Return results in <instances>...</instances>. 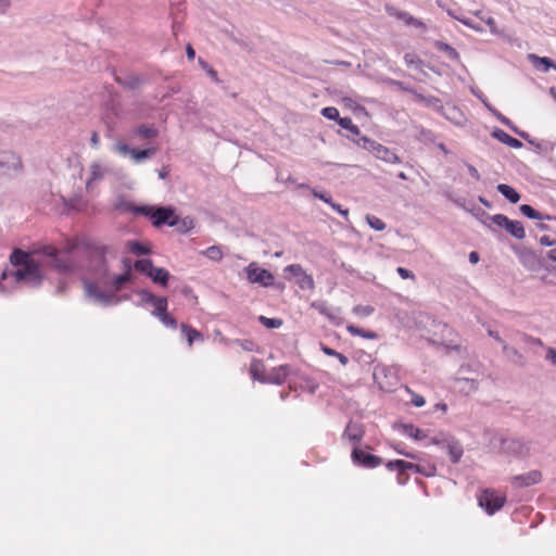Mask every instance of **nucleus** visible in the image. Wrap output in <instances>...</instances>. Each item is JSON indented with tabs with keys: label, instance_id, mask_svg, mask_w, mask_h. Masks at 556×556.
Masks as SVG:
<instances>
[{
	"label": "nucleus",
	"instance_id": "1",
	"mask_svg": "<svg viewBox=\"0 0 556 556\" xmlns=\"http://www.w3.org/2000/svg\"><path fill=\"white\" fill-rule=\"evenodd\" d=\"M80 245L88 273L98 277L100 281L109 278L110 269L106 257L110 251L109 245L89 237L85 238Z\"/></svg>",
	"mask_w": 556,
	"mask_h": 556
},
{
	"label": "nucleus",
	"instance_id": "2",
	"mask_svg": "<svg viewBox=\"0 0 556 556\" xmlns=\"http://www.w3.org/2000/svg\"><path fill=\"white\" fill-rule=\"evenodd\" d=\"M86 295L93 299L100 305L108 307L111 305H117L123 301L130 299L128 294L116 295L114 289L112 291L102 290L99 287L98 281L85 278L83 279Z\"/></svg>",
	"mask_w": 556,
	"mask_h": 556
},
{
	"label": "nucleus",
	"instance_id": "3",
	"mask_svg": "<svg viewBox=\"0 0 556 556\" xmlns=\"http://www.w3.org/2000/svg\"><path fill=\"white\" fill-rule=\"evenodd\" d=\"M37 253L48 260V265L55 271L63 275H72L76 273L77 266L71 258L61 256L60 250L52 244L41 245Z\"/></svg>",
	"mask_w": 556,
	"mask_h": 556
},
{
	"label": "nucleus",
	"instance_id": "4",
	"mask_svg": "<svg viewBox=\"0 0 556 556\" xmlns=\"http://www.w3.org/2000/svg\"><path fill=\"white\" fill-rule=\"evenodd\" d=\"M136 271L149 278L154 285L167 288L172 278L170 273L165 267H157L150 257H140L136 260Z\"/></svg>",
	"mask_w": 556,
	"mask_h": 556
},
{
	"label": "nucleus",
	"instance_id": "5",
	"mask_svg": "<svg viewBox=\"0 0 556 556\" xmlns=\"http://www.w3.org/2000/svg\"><path fill=\"white\" fill-rule=\"evenodd\" d=\"M12 278L15 283L28 282L33 288H39L45 280V275L40 263L33 261L29 264L15 269L12 273Z\"/></svg>",
	"mask_w": 556,
	"mask_h": 556
},
{
	"label": "nucleus",
	"instance_id": "6",
	"mask_svg": "<svg viewBox=\"0 0 556 556\" xmlns=\"http://www.w3.org/2000/svg\"><path fill=\"white\" fill-rule=\"evenodd\" d=\"M372 378L378 388L383 392H393L399 384V377L391 366L378 364L374 367Z\"/></svg>",
	"mask_w": 556,
	"mask_h": 556
},
{
	"label": "nucleus",
	"instance_id": "7",
	"mask_svg": "<svg viewBox=\"0 0 556 556\" xmlns=\"http://www.w3.org/2000/svg\"><path fill=\"white\" fill-rule=\"evenodd\" d=\"M150 222L153 227L160 229L165 226L174 227L178 224V210L172 204L156 205L150 216Z\"/></svg>",
	"mask_w": 556,
	"mask_h": 556
},
{
	"label": "nucleus",
	"instance_id": "8",
	"mask_svg": "<svg viewBox=\"0 0 556 556\" xmlns=\"http://www.w3.org/2000/svg\"><path fill=\"white\" fill-rule=\"evenodd\" d=\"M477 501L478 506L483 509L486 515L493 516L504 507L507 498L506 495L493 489H484L478 494Z\"/></svg>",
	"mask_w": 556,
	"mask_h": 556
},
{
	"label": "nucleus",
	"instance_id": "9",
	"mask_svg": "<svg viewBox=\"0 0 556 556\" xmlns=\"http://www.w3.org/2000/svg\"><path fill=\"white\" fill-rule=\"evenodd\" d=\"M121 263L123 269L122 273L113 275L106 282L115 291L122 290L124 285L134 283L136 280V276L134 274V270H136L134 265L136 264V260L132 261L129 257H122Z\"/></svg>",
	"mask_w": 556,
	"mask_h": 556
},
{
	"label": "nucleus",
	"instance_id": "10",
	"mask_svg": "<svg viewBox=\"0 0 556 556\" xmlns=\"http://www.w3.org/2000/svg\"><path fill=\"white\" fill-rule=\"evenodd\" d=\"M243 270L250 283L258 285L263 288L274 286V274L269 269L261 267L256 262H251Z\"/></svg>",
	"mask_w": 556,
	"mask_h": 556
},
{
	"label": "nucleus",
	"instance_id": "11",
	"mask_svg": "<svg viewBox=\"0 0 556 556\" xmlns=\"http://www.w3.org/2000/svg\"><path fill=\"white\" fill-rule=\"evenodd\" d=\"M489 219L516 240H523L526 238V229L520 220L510 219L501 213L489 216Z\"/></svg>",
	"mask_w": 556,
	"mask_h": 556
},
{
	"label": "nucleus",
	"instance_id": "12",
	"mask_svg": "<svg viewBox=\"0 0 556 556\" xmlns=\"http://www.w3.org/2000/svg\"><path fill=\"white\" fill-rule=\"evenodd\" d=\"M114 149L116 152L124 156L129 155L132 162L136 164H141L144 161L150 160L157 151V149L153 146L138 149L121 140L115 143Z\"/></svg>",
	"mask_w": 556,
	"mask_h": 556
},
{
	"label": "nucleus",
	"instance_id": "13",
	"mask_svg": "<svg viewBox=\"0 0 556 556\" xmlns=\"http://www.w3.org/2000/svg\"><path fill=\"white\" fill-rule=\"evenodd\" d=\"M134 292L139 295L141 300L139 303H136L137 306L142 304H151L153 306V311L151 312L152 316L157 318L168 312V300L166 296H157L147 289H137Z\"/></svg>",
	"mask_w": 556,
	"mask_h": 556
},
{
	"label": "nucleus",
	"instance_id": "14",
	"mask_svg": "<svg viewBox=\"0 0 556 556\" xmlns=\"http://www.w3.org/2000/svg\"><path fill=\"white\" fill-rule=\"evenodd\" d=\"M351 460L356 467L366 469L377 468L383 462L380 456L367 452L366 450L362 448L361 445L352 447Z\"/></svg>",
	"mask_w": 556,
	"mask_h": 556
},
{
	"label": "nucleus",
	"instance_id": "15",
	"mask_svg": "<svg viewBox=\"0 0 556 556\" xmlns=\"http://www.w3.org/2000/svg\"><path fill=\"white\" fill-rule=\"evenodd\" d=\"M511 250L526 269L538 271L543 267V262L535 251L517 245H511Z\"/></svg>",
	"mask_w": 556,
	"mask_h": 556
},
{
	"label": "nucleus",
	"instance_id": "16",
	"mask_svg": "<svg viewBox=\"0 0 556 556\" xmlns=\"http://www.w3.org/2000/svg\"><path fill=\"white\" fill-rule=\"evenodd\" d=\"M23 168L22 160L13 151H0V176H10Z\"/></svg>",
	"mask_w": 556,
	"mask_h": 556
},
{
	"label": "nucleus",
	"instance_id": "17",
	"mask_svg": "<svg viewBox=\"0 0 556 556\" xmlns=\"http://www.w3.org/2000/svg\"><path fill=\"white\" fill-rule=\"evenodd\" d=\"M285 273L292 275L295 278L296 286L302 290H314L315 281L312 275H308L301 264H290L283 269Z\"/></svg>",
	"mask_w": 556,
	"mask_h": 556
},
{
	"label": "nucleus",
	"instance_id": "18",
	"mask_svg": "<svg viewBox=\"0 0 556 556\" xmlns=\"http://www.w3.org/2000/svg\"><path fill=\"white\" fill-rule=\"evenodd\" d=\"M365 435V426L361 421H355L352 418L346 424L343 432L342 440H349L353 446L361 445Z\"/></svg>",
	"mask_w": 556,
	"mask_h": 556
},
{
	"label": "nucleus",
	"instance_id": "19",
	"mask_svg": "<svg viewBox=\"0 0 556 556\" xmlns=\"http://www.w3.org/2000/svg\"><path fill=\"white\" fill-rule=\"evenodd\" d=\"M442 450L447 452L452 464H458L464 455V447L460 441L451 433H448Z\"/></svg>",
	"mask_w": 556,
	"mask_h": 556
},
{
	"label": "nucleus",
	"instance_id": "20",
	"mask_svg": "<svg viewBox=\"0 0 556 556\" xmlns=\"http://www.w3.org/2000/svg\"><path fill=\"white\" fill-rule=\"evenodd\" d=\"M393 429L400 431L403 435H406L415 441L426 440L428 434L424 429L418 428L410 422H394Z\"/></svg>",
	"mask_w": 556,
	"mask_h": 556
},
{
	"label": "nucleus",
	"instance_id": "21",
	"mask_svg": "<svg viewBox=\"0 0 556 556\" xmlns=\"http://www.w3.org/2000/svg\"><path fill=\"white\" fill-rule=\"evenodd\" d=\"M542 480V473L540 470H530L528 472L514 476L511 483L516 488H529L538 484Z\"/></svg>",
	"mask_w": 556,
	"mask_h": 556
},
{
	"label": "nucleus",
	"instance_id": "22",
	"mask_svg": "<svg viewBox=\"0 0 556 556\" xmlns=\"http://www.w3.org/2000/svg\"><path fill=\"white\" fill-rule=\"evenodd\" d=\"M292 367L288 364L279 365L271 368L268 375H266V383L281 386L286 382L290 375Z\"/></svg>",
	"mask_w": 556,
	"mask_h": 556
},
{
	"label": "nucleus",
	"instance_id": "23",
	"mask_svg": "<svg viewBox=\"0 0 556 556\" xmlns=\"http://www.w3.org/2000/svg\"><path fill=\"white\" fill-rule=\"evenodd\" d=\"M527 59L532 64V66L541 73L546 74L551 70L556 71V61L548 56H540L535 53H529Z\"/></svg>",
	"mask_w": 556,
	"mask_h": 556
},
{
	"label": "nucleus",
	"instance_id": "24",
	"mask_svg": "<svg viewBox=\"0 0 556 556\" xmlns=\"http://www.w3.org/2000/svg\"><path fill=\"white\" fill-rule=\"evenodd\" d=\"M490 135L493 139L511 149H521L523 147V143L520 140L511 137L509 134H507L500 127H493Z\"/></svg>",
	"mask_w": 556,
	"mask_h": 556
},
{
	"label": "nucleus",
	"instance_id": "25",
	"mask_svg": "<svg viewBox=\"0 0 556 556\" xmlns=\"http://www.w3.org/2000/svg\"><path fill=\"white\" fill-rule=\"evenodd\" d=\"M114 80L117 85L129 91L137 90L146 81L141 76L129 74L124 76L115 75Z\"/></svg>",
	"mask_w": 556,
	"mask_h": 556
},
{
	"label": "nucleus",
	"instance_id": "26",
	"mask_svg": "<svg viewBox=\"0 0 556 556\" xmlns=\"http://www.w3.org/2000/svg\"><path fill=\"white\" fill-rule=\"evenodd\" d=\"M9 261L13 267L21 268L34 260L29 252H26L21 248H14L10 253Z\"/></svg>",
	"mask_w": 556,
	"mask_h": 556
},
{
	"label": "nucleus",
	"instance_id": "27",
	"mask_svg": "<svg viewBox=\"0 0 556 556\" xmlns=\"http://www.w3.org/2000/svg\"><path fill=\"white\" fill-rule=\"evenodd\" d=\"M500 442H501L502 447L506 452H508L515 456H520L523 452V443L520 439L501 438Z\"/></svg>",
	"mask_w": 556,
	"mask_h": 556
},
{
	"label": "nucleus",
	"instance_id": "28",
	"mask_svg": "<svg viewBox=\"0 0 556 556\" xmlns=\"http://www.w3.org/2000/svg\"><path fill=\"white\" fill-rule=\"evenodd\" d=\"M414 97L416 102L424 104L426 108H430L435 112H441L443 110L442 101L434 96H425L419 92H414Z\"/></svg>",
	"mask_w": 556,
	"mask_h": 556
},
{
	"label": "nucleus",
	"instance_id": "29",
	"mask_svg": "<svg viewBox=\"0 0 556 556\" xmlns=\"http://www.w3.org/2000/svg\"><path fill=\"white\" fill-rule=\"evenodd\" d=\"M124 206L126 211L138 215L143 216L150 220V216L154 210V204H136L132 202H125Z\"/></svg>",
	"mask_w": 556,
	"mask_h": 556
},
{
	"label": "nucleus",
	"instance_id": "30",
	"mask_svg": "<svg viewBox=\"0 0 556 556\" xmlns=\"http://www.w3.org/2000/svg\"><path fill=\"white\" fill-rule=\"evenodd\" d=\"M407 471H413L424 477L431 478L437 476L438 469L434 464L421 465L408 462Z\"/></svg>",
	"mask_w": 556,
	"mask_h": 556
},
{
	"label": "nucleus",
	"instance_id": "31",
	"mask_svg": "<svg viewBox=\"0 0 556 556\" xmlns=\"http://www.w3.org/2000/svg\"><path fill=\"white\" fill-rule=\"evenodd\" d=\"M515 135L520 137L522 140H525L527 143L535 148L536 153H542L543 151H547L548 147L545 142L538 140L536 138H533L528 131L520 129L517 127V131H514Z\"/></svg>",
	"mask_w": 556,
	"mask_h": 556
},
{
	"label": "nucleus",
	"instance_id": "32",
	"mask_svg": "<svg viewBox=\"0 0 556 556\" xmlns=\"http://www.w3.org/2000/svg\"><path fill=\"white\" fill-rule=\"evenodd\" d=\"M132 134L141 139H155L159 129L154 124H141L132 129Z\"/></svg>",
	"mask_w": 556,
	"mask_h": 556
},
{
	"label": "nucleus",
	"instance_id": "33",
	"mask_svg": "<svg viewBox=\"0 0 556 556\" xmlns=\"http://www.w3.org/2000/svg\"><path fill=\"white\" fill-rule=\"evenodd\" d=\"M182 336L186 338L189 345H192L197 341H203L204 336L198 329L193 328L189 324L181 323L179 325Z\"/></svg>",
	"mask_w": 556,
	"mask_h": 556
},
{
	"label": "nucleus",
	"instance_id": "34",
	"mask_svg": "<svg viewBox=\"0 0 556 556\" xmlns=\"http://www.w3.org/2000/svg\"><path fill=\"white\" fill-rule=\"evenodd\" d=\"M496 190L511 204L518 203L521 199V194L510 185L498 184Z\"/></svg>",
	"mask_w": 556,
	"mask_h": 556
},
{
	"label": "nucleus",
	"instance_id": "35",
	"mask_svg": "<svg viewBox=\"0 0 556 556\" xmlns=\"http://www.w3.org/2000/svg\"><path fill=\"white\" fill-rule=\"evenodd\" d=\"M502 351L508 358V361L511 362L513 364L520 367H523L526 365V357L516 348L505 343L502 346Z\"/></svg>",
	"mask_w": 556,
	"mask_h": 556
},
{
	"label": "nucleus",
	"instance_id": "36",
	"mask_svg": "<svg viewBox=\"0 0 556 556\" xmlns=\"http://www.w3.org/2000/svg\"><path fill=\"white\" fill-rule=\"evenodd\" d=\"M415 138L418 142L424 144H432L435 143L437 140V134L428 128H425L424 126H415Z\"/></svg>",
	"mask_w": 556,
	"mask_h": 556
},
{
	"label": "nucleus",
	"instance_id": "37",
	"mask_svg": "<svg viewBox=\"0 0 556 556\" xmlns=\"http://www.w3.org/2000/svg\"><path fill=\"white\" fill-rule=\"evenodd\" d=\"M434 48L438 51L444 52L445 55L453 62L460 63V54L457 52V50L452 47L450 43L442 41V40H434L433 42Z\"/></svg>",
	"mask_w": 556,
	"mask_h": 556
},
{
	"label": "nucleus",
	"instance_id": "38",
	"mask_svg": "<svg viewBox=\"0 0 556 556\" xmlns=\"http://www.w3.org/2000/svg\"><path fill=\"white\" fill-rule=\"evenodd\" d=\"M339 126L350 132L346 136L348 139L355 143V140L362 136V132L357 125H355L350 116H344L339 121Z\"/></svg>",
	"mask_w": 556,
	"mask_h": 556
},
{
	"label": "nucleus",
	"instance_id": "39",
	"mask_svg": "<svg viewBox=\"0 0 556 556\" xmlns=\"http://www.w3.org/2000/svg\"><path fill=\"white\" fill-rule=\"evenodd\" d=\"M485 109L504 126H506L509 130L517 131V125L509 119L507 116L502 114L496 108H494L490 102L485 103Z\"/></svg>",
	"mask_w": 556,
	"mask_h": 556
},
{
	"label": "nucleus",
	"instance_id": "40",
	"mask_svg": "<svg viewBox=\"0 0 556 556\" xmlns=\"http://www.w3.org/2000/svg\"><path fill=\"white\" fill-rule=\"evenodd\" d=\"M375 157L389 164H396L401 162L399 155L383 144H381V147L376 151Z\"/></svg>",
	"mask_w": 556,
	"mask_h": 556
},
{
	"label": "nucleus",
	"instance_id": "41",
	"mask_svg": "<svg viewBox=\"0 0 556 556\" xmlns=\"http://www.w3.org/2000/svg\"><path fill=\"white\" fill-rule=\"evenodd\" d=\"M128 250L130 253L137 256L146 257L151 254L152 250L150 245L139 240H131L127 242Z\"/></svg>",
	"mask_w": 556,
	"mask_h": 556
},
{
	"label": "nucleus",
	"instance_id": "42",
	"mask_svg": "<svg viewBox=\"0 0 556 556\" xmlns=\"http://www.w3.org/2000/svg\"><path fill=\"white\" fill-rule=\"evenodd\" d=\"M355 144L369 153H371L374 156L376 155V151L381 147V143L365 136L362 135L359 138L355 140Z\"/></svg>",
	"mask_w": 556,
	"mask_h": 556
},
{
	"label": "nucleus",
	"instance_id": "43",
	"mask_svg": "<svg viewBox=\"0 0 556 556\" xmlns=\"http://www.w3.org/2000/svg\"><path fill=\"white\" fill-rule=\"evenodd\" d=\"M250 374L253 380L266 383V375L264 374V364L260 359H253L250 365Z\"/></svg>",
	"mask_w": 556,
	"mask_h": 556
},
{
	"label": "nucleus",
	"instance_id": "44",
	"mask_svg": "<svg viewBox=\"0 0 556 556\" xmlns=\"http://www.w3.org/2000/svg\"><path fill=\"white\" fill-rule=\"evenodd\" d=\"M85 238H86L85 236L76 237V238L72 239L71 241H68L67 244L63 249L60 250L61 256H63L65 258H70V256L72 254H74L76 251H80L81 252L80 242Z\"/></svg>",
	"mask_w": 556,
	"mask_h": 556
},
{
	"label": "nucleus",
	"instance_id": "45",
	"mask_svg": "<svg viewBox=\"0 0 556 556\" xmlns=\"http://www.w3.org/2000/svg\"><path fill=\"white\" fill-rule=\"evenodd\" d=\"M346 330L350 334H352L354 337H361V338L369 339V340H374V339L378 338V334L375 331L361 328L354 324L348 325Z\"/></svg>",
	"mask_w": 556,
	"mask_h": 556
},
{
	"label": "nucleus",
	"instance_id": "46",
	"mask_svg": "<svg viewBox=\"0 0 556 556\" xmlns=\"http://www.w3.org/2000/svg\"><path fill=\"white\" fill-rule=\"evenodd\" d=\"M195 226L194 218L191 216L181 217L178 214V224L175 226L177 227V231L180 235H186L190 232Z\"/></svg>",
	"mask_w": 556,
	"mask_h": 556
},
{
	"label": "nucleus",
	"instance_id": "47",
	"mask_svg": "<svg viewBox=\"0 0 556 556\" xmlns=\"http://www.w3.org/2000/svg\"><path fill=\"white\" fill-rule=\"evenodd\" d=\"M320 351L327 356L336 357L343 366H346L350 362L346 355L336 351L334 349L328 346L325 343H320Z\"/></svg>",
	"mask_w": 556,
	"mask_h": 556
},
{
	"label": "nucleus",
	"instance_id": "48",
	"mask_svg": "<svg viewBox=\"0 0 556 556\" xmlns=\"http://www.w3.org/2000/svg\"><path fill=\"white\" fill-rule=\"evenodd\" d=\"M257 321L267 329H278L283 324V320L279 317H267L264 315H260Z\"/></svg>",
	"mask_w": 556,
	"mask_h": 556
},
{
	"label": "nucleus",
	"instance_id": "49",
	"mask_svg": "<svg viewBox=\"0 0 556 556\" xmlns=\"http://www.w3.org/2000/svg\"><path fill=\"white\" fill-rule=\"evenodd\" d=\"M103 177V170L99 163L93 162L90 165V174L86 181V187L89 188L92 182L102 179Z\"/></svg>",
	"mask_w": 556,
	"mask_h": 556
},
{
	"label": "nucleus",
	"instance_id": "50",
	"mask_svg": "<svg viewBox=\"0 0 556 556\" xmlns=\"http://www.w3.org/2000/svg\"><path fill=\"white\" fill-rule=\"evenodd\" d=\"M387 12L396 17L397 20L404 22L406 25H410L413 22H414V18L415 16H413L412 14H409L408 12L406 11H401V10H396L394 8H389L387 7Z\"/></svg>",
	"mask_w": 556,
	"mask_h": 556
},
{
	"label": "nucleus",
	"instance_id": "51",
	"mask_svg": "<svg viewBox=\"0 0 556 556\" xmlns=\"http://www.w3.org/2000/svg\"><path fill=\"white\" fill-rule=\"evenodd\" d=\"M450 432H444V431H441L439 432L438 434L431 437V438H427L426 440H424V446L428 447L430 445H435L440 448H443V444L447 438Z\"/></svg>",
	"mask_w": 556,
	"mask_h": 556
},
{
	"label": "nucleus",
	"instance_id": "52",
	"mask_svg": "<svg viewBox=\"0 0 556 556\" xmlns=\"http://www.w3.org/2000/svg\"><path fill=\"white\" fill-rule=\"evenodd\" d=\"M202 254L213 262H219L224 256L220 245H211Z\"/></svg>",
	"mask_w": 556,
	"mask_h": 556
},
{
	"label": "nucleus",
	"instance_id": "53",
	"mask_svg": "<svg viewBox=\"0 0 556 556\" xmlns=\"http://www.w3.org/2000/svg\"><path fill=\"white\" fill-rule=\"evenodd\" d=\"M518 208L520 214L528 219L538 220L540 216V211L530 204H520Z\"/></svg>",
	"mask_w": 556,
	"mask_h": 556
},
{
	"label": "nucleus",
	"instance_id": "54",
	"mask_svg": "<svg viewBox=\"0 0 556 556\" xmlns=\"http://www.w3.org/2000/svg\"><path fill=\"white\" fill-rule=\"evenodd\" d=\"M408 462L404 459H391L386 463V467L390 471H396V473H401V471H407Z\"/></svg>",
	"mask_w": 556,
	"mask_h": 556
},
{
	"label": "nucleus",
	"instance_id": "55",
	"mask_svg": "<svg viewBox=\"0 0 556 556\" xmlns=\"http://www.w3.org/2000/svg\"><path fill=\"white\" fill-rule=\"evenodd\" d=\"M320 114L326 119L337 122L338 125L339 121L343 118L340 116V112L336 106H325L321 109Z\"/></svg>",
	"mask_w": 556,
	"mask_h": 556
},
{
	"label": "nucleus",
	"instance_id": "56",
	"mask_svg": "<svg viewBox=\"0 0 556 556\" xmlns=\"http://www.w3.org/2000/svg\"><path fill=\"white\" fill-rule=\"evenodd\" d=\"M198 63L203 71L207 74V76L215 83L219 84L220 80L218 78V73L215 68H213L204 59L199 58Z\"/></svg>",
	"mask_w": 556,
	"mask_h": 556
},
{
	"label": "nucleus",
	"instance_id": "57",
	"mask_svg": "<svg viewBox=\"0 0 556 556\" xmlns=\"http://www.w3.org/2000/svg\"><path fill=\"white\" fill-rule=\"evenodd\" d=\"M366 222H367L368 226L376 231H382L387 227L386 223L381 218L377 217L376 215L368 214L366 216Z\"/></svg>",
	"mask_w": 556,
	"mask_h": 556
},
{
	"label": "nucleus",
	"instance_id": "58",
	"mask_svg": "<svg viewBox=\"0 0 556 556\" xmlns=\"http://www.w3.org/2000/svg\"><path fill=\"white\" fill-rule=\"evenodd\" d=\"M447 12V15L451 16L452 18L460 22L462 24H464L465 26L469 27V28H472V29H478V27L473 24L472 20L469 18V17H466L464 15H458L456 13V11L454 10H451V9H447L446 10Z\"/></svg>",
	"mask_w": 556,
	"mask_h": 556
},
{
	"label": "nucleus",
	"instance_id": "59",
	"mask_svg": "<svg viewBox=\"0 0 556 556\" xmlns=\"http://www.w3.org/2000/svg\"><path fill=\"white\" fill-rule=\"evenodd\" d=\"M311 192L314 195V198L325 202L328 205H330L331 202L333 201L332 195L326 190L315 187L311 189Z\"/></svg>",
	"mask_w": 556,
	"mask_h": 556
},
{
	"label": "nucleus",
	"instance_id": "60",
	"mask_svg": "<svg viewBox=\"0 0 556 556\" xmlns=\"http://www.w3.org/2000/svg\"><path fill=\"white\" fill-rule=\"evenodd\" d=\"M157 319L163 324V326H165L166 328H169V329H177L178 327V321L177 319L172 315L169 314L168 312H166L165 314L161 315L157 317Z\"/></svg>",
	"mask_w": 556,
	"mask_h": 556
},
{
	"label": "nucleus",
	"instance_id": "61",
	"mask_svg": "<svg viewBox=\"0 0 556 556\" xmlns=\"http://www.w3.org/2000/svg\"><path fill=\"white\" fill-rule=\"evenodd\" d=\"M311 307L325 317L332 311V307H329L328 302L325 300L314 301Z\"/></svg>",
	"mask_w": 556,
	"mask_h": 556
},
{
	"label": "nucleus",
	"instance_id": "62",
	"mask_svg": "<svg viewBox=\"0 0 556 556\" xmlns=\"http://www.w3.org/2000/svg\"><path fill=\"white\" fill-rule=\"evenodd\" d=\"M326 318L334 326H341L343 324L341 309L339 307H332V311L326 316Z\"/></svg>",
	"mask_w": 556,
	"mask_h": 556
},
{
	"label": "nucleus",
	"instance_id": "63",
	"mask_svg": "<svg viewBox=\"0 0 556 556\" xmlns=\"http://www.w3.org/2000/svg\"><path fill=\"white\" fill-rule=\"evenodd\" d=\"M404 62L407 66L418 68L422 64V60L415 53L407 52L404 54Z\"/></svg>",
	"mask_w": 556,
	"mask_h": 556
},
{
	"label": "nucleus",
	"instance_id": "64",
	"mask_svg": "<svg viewBox=\"0 0 556 556\" xmlns=\"http://www.w3.org/2000/svg\"><path fill=\"white\" fill-rule=\"evenodd\" d=\"M375 308L370 305H355L353 313L361 317H368L374 313Z\"/></svg>",
	"mask_w": 556,
	"mask_h": 556
}]
</instances>
